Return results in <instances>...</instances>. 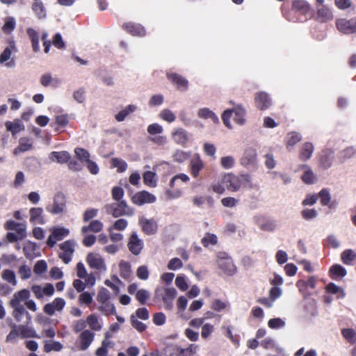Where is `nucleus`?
Here are the masks:
<instances>
[{"instance_id": "f257e3e1", "label": "nucleus", "mask_w": 356, "mask_h": 356, "mask_svg": "<svg viewBox=\"0 0 356 356\" xmlns=\"http://www.w3.org/2000/svg\"><path fill=\"white\" fill-rule=\"evenodd\" d=\"M31 292L26 289H23L15 292L9 301V305L13 308L12 315L17 322L22 321L26 317L28 323L32 321V317L26 307L31 312H35L38 307L35 302L31 299Z\"/></svg>"}, {"instance_id": "f03ea898", "label": "nucleus", "mask_w": 356, "mask_h": 356, "mask_svg": "<svg viewBox=\"0 0 356 356\" xmlns=\"http://www.w3.org/2000/svg\"><path fill=\"white\" fill-rule=\"evenodd\" d=\"M250 181V176L248 174L236 175L232 173H227L222 179V183L231 192L238 191L241 188L246 186Z\"/></svg>"}, {"instance_id": "7ed1b4c3", "label": "nucleus", "mask_w": 356, "mask_h": 356, "mask_svg": "<svg viewBox=\"0 0 356 356\" xmlns=\"http://www.w3.org/2000/svg\"><path fill=\"white\" fill-rule=\"evenodd\" d=\"M310 13V6L305 0H293L290 13L285 15L289 21L302 22L307 19Z\"/></svg>"}, {"instance_id": "20e7f679", "label": "nucleus", "mask_w": 356, "mask_h": 356, "mask_svg": "<svg viewBox=\"0 0 356 356\" xmlns=\"http://www.w3.org/2000/svg\"><path fill=\"white\" fill-rule=\"evenodd\" d=\"M104 208L108 214L112 215L114 218L123 216L130 217L134 214V209L129 206L125 200L107 204Z\"/></svg>"}, {"instance_id": "39448f33", "label": "nucleus", "mask_w": 356, "mask_h": 356, "mask_svg": "<svg viewBox=\"0 0 356 356\" xmlns=\"http://www.w3.org/2000/svg\"><path fill=\"white\" fill-rule=\"evenodd\" d=\"M232 114L234 115V120L236 124L239 125L245 124V110L241 106H237L233 109H227L223 112L222 115V120L225 127L230 129H232V125L230 121Z\"/></svg>"}, {"instance_id": "423d86ee", "label": "nucleus", "mask_w": 356, "mask_h": 356, "mask_svg": "<svg viewBox=\"0 0 356 356\" xmlns=\"http://www.w3.org/2000/svg\"><path fill=\"white\" fill-rule=\"evenodd\" d=\"M177 294V292L173 287H159L155 290V297L163 302L164 307L168 310L173 308V302Z\"/></svg>"}, {"instance_id": "0eeeda50", "label": "nucleus", "mask_w": 356, "mask_h": 356, "mask_svg": "<svg viewBox=\"0 0 356 356\" xmlns=\"http://www.w3.org/2000/svg\"><path fill=\"white\" fill-rule=\"evenodd\" d=\"M218 265L223 273L227 275H233L236 273V267L232 259L224 252L218 254Z\"/></svg>"}, {"instance_id": "6e6552de", "label": "nucleus", "mask_w": 356, "mask_h": 356, "mask_svg": "<svg viewBox=\"0 0 356 356\" xmlns=\"http://www.w3.org/2000/svg\"><path fill=\"white\" fill-rule=\"evenodd\" d=\"M86 261L90 268L96 270L101 273H106L107 270V266L104 259L99 253H88L86 257Z\"/></svg>"}, {"instance_id": "1a4fd4ad", "label": "nucleus", "mask_w": 356, "mask_h": 356, "mask_svg": "<svg viewBox=\"0 0 356 356\" xmlns=\"http://www.w3.org/2000/svg\"><path fill=\"white\" fill-rule=\"evenodd\" d=\"M17 51L15 42L11 40L9 45L4 49L0 54V64L8 68H13L15 66V60L12 54Z\"/></svg>"}, {"instance_id": "9d476101", "label": "nucleus", "mask_w": 356, "mask_h": 356, "mask_svg": "<svg viewBox=\"0 0 356 356\" xmlns=\"http://www.w3.org/2000/svg\"><path fill=\"white\" fill-rule=\"evenodd\" d=\"M190 180L189 177L184 173L178 174L175 176H174L170 181V186L172 189H169L167 191L166 194L170 199H175L179 197L181 194L182 191L180 189H173L175 188L177 185H178V183L179 181L186 183Z\"/></svg>"}, {"instance_id": "9b49d317", "label": "nucleus", "mask_w": 356, "mask_h": 356, "mask_svg": "<svg viewBox=\"0 0 356 356\" xmlns=\"http://www.w3.org/2000/svg\"><path fill=\"white\" fill-rule=\"evenodd\" d=\"M65 197L62 193H57L53 199V203L46 207V210L53 215L63 213L66 208Z\"/></svg>"}, {"instance_id": "f8f14e48", "label": "nucleus", "mask_w": 356, "mask_h": 356, "mask_svg": "<svg viewBox=\"0 0 356 356\" xmlns=\"http://www.w3.org/2000/svg\"><path fill=\"white\" fill-rule=\"evenodd\" d=\"M59 246L60 249L59 257L65 264H67L70 263L74 252L75 242L71 240H67L60 243Z\"/></svg>"}, {"instance_id": "ddd939ff", "label": "nucleus", "mask_w": 356, "mask_h": 356, "mask_svg": "<svg viewBox=\"0 0 356 356\" xmlns=\"http://www.w3.org/2000/svg\"><path fill=\"white\" fill-rule=\"evenodd\" d=\"M51 234L49 236L47 243L52 248L56 243V241H61L70 234V230L63 227H54L50 229Z\"/></svg>"}, {"instance_id": "4468645a", "label": "nucleus", "mask_w": 356, "mask_h": 356, "mask_svg": "<svg viewBox=\"0 0 356 356\" xmlns=\"http://www.w3.org/2000/svg\"><path fill=\"white\" fill-rule=\"evenodd\" d=\"M156 200V196L147 191H139L131 197L132 202L138 206H142L145 204H152Z\"/></svg>"}, {"instance_id": "2eb2a0df", "label": "nucleus", "mask_w": 356, "mask_h": 356, "mask_svg": "<svg viewBox=\"0 0 356 356\" xmlns=\"http://www.w3.org/2000/svg\"><path fill=\"white\" fill-rule=\"evenodd\" d=\"M317 283V277L316 276H310L307 280H300L296 282V286L300 293L304 296L307 297L311 293L309 289H314Z\"/></svg>"}, {"instance_id": "dca6fc26", "label": "nucleus", "mask_w": 356, "mask_h": 356, "mask_svg": "<svg viewBox=\"0 0 356 356\" xmlns=\"http://www.w3.org/2000/svg\"><path fill=\"white\" fill-rule=\"evenodd\" d=\"M241 163L246 168L254 166L257 163V152L256 148L253 147H247L244 150Z\"/></svg>"}, {"instance_id": "f3484780", "label": "nucleus", "mask_w": 356, "mask_h": 356, "mask_svg": "<svg viewBox=\"0 0 356 356\" xmlns=\"http://www.w3.org/2000/svg\"><path fill=\"white\" fill-rule=\"evenodd\" d=\"M138 224L142 231L147 235H153L157 231L158 225L153 218L149 219L144 216H140L138 218Z\"/></svg>"}, {"instance_id": "a211bd4d", "label": "nucleus", "mask_w": 356, "mask_h": 356, "mask_svg": "<svg viewBox=\"0 0 356 356\" xmlns=\"http://www.w3.org/2000/svg\"><path fill=\"white\" fill-rule=\"evenodd\" d=\"M337 26L340 32L345 34H352L356 33V17L349 20L341 19L337 21Z\"/></svg>"}, {"instance_id": "6ab92c4d", "label": "nucleus", "mask_w": 356, "mask_h": 356, "mask_svg": "<svg viewBox=\"0 0 356 356\" xmlns=\"http://www.w3.org/2000/svg\"><path fill=\"white\" fill-rule=\"evenodd\" d=\"M254 221L259 228L263 232H273L277 228L276 221L274 220L267 219L260 216L254 217Z\"/></svg>"}, {"instance_id": "aec40b11", "label": "nucleus", "mask_w": 356, "mask_h": 356, "mask_svg": "<svg viewBox=\"0 0 356 356\" xmlns=\"http://www.w3.org/2000/svg\"><path fill=\"white\" fill-rule=\"evenodd\" d=\"M143 241L140 239L136 232H132L127 243L129 251L134 255H138L143 248Z\"/></svg>"}, {"instance_id": "412c9836", "label": "nucleus", "mask_w": 356, "mask_h": 356, "mask_svg": "<svg viewBox=\"0 0 356 356\" xmlns=\"http://www.w3.org/2000/svg\"><path fill=\"white\" fill-rule=\"evenodd\" d=\"M65 300L62 298H56L51 302L44 307V312L49 316H53L56 312H61L65 306Z\"/></svg>"}, {"instance_id": "4be33fe9", "label": "nucleus", "mask_w": 356, "mask_h": 356, "mask_svg": "<svg viewBox=\"0 0 356 356\" xmlns=\"http://www.w3.org/2000/svg\"><path fill=\"white\" fill-rule=\"evenodd\" d=\"M76 275L80 279H84L88 286H92L95 284L96 279L92 273L88 274L85 265L79 262L76 267Z\"/></svg>"}, {"instance_id": "5701e85b", "label": "nucleus", "mask_w": 356, "mask_h": 356, "mask_svg": "<svg viewBox=\"0 0 356 356\" xmlns=\"http://www.w3.org/2000/svg\"><path fill=\"white\" fill-rule=\"evenodd\" d=\"M254 101L257 108L261 111L268 109L272 105V99L265 92H257Z\"/></svg>"}, {"instance_id": "b1692460", "label": "nucleus", "mask_w": 356, "mask_h": 356, "mask_svg": "<svg viewBox=\"0 0 356 356\" xmlns=\"http://www.w3.org/2000/svg\"><path fill=\"white\" fill-rule=\"evenodd\" d=\"M95 334L89 330H85L79 334V348L81 350H87L94 341Z\"/></svg>"}, {"instance_id": "393cba45", "label": "nucleus", "mask_w": 356, "mask_h": 356, "mask_svg": "<svg viewBox=\"0 0 356 356\" xmlns=\"http://www.w3.org/2000/svg\"><path fill=\"white\" fill-rule=\"evenodd\" d=\"M300 168L303 170V173L301 176V180L303 183L305 184L312 185L317 182L318 177L310 166L305 164L300 165Z\"/></svg>"}, {"instance_id": "a878e982", "label": "nucleus", "mask_w": 356, "mask_h": 356, "mask_svg": "<svg viewBox=\"0 0 356 356\" xmlns=\"http://www.w3.org/2000/svg\"><path fill=\"white\" fill-rule=\"evenodd\" d=\"M123 29L130 34L136 36H144L146 33L145 28L139 24L134 22L125 23L122 26Z\"/></svg>"}, {"instance_id": "bb28decb", "label": "nucleus", "mask_w": 356, "mask_h": 356, "mask_svg": "<svg viewBox=\"0 0 356 356\" xmlns=\"http://www.w3.org/2000/svg\"><path fill=\"white\" fill-rule=\"evenodd\" d=\"M204 163L199 154H195L190 162V170L192 176L195 178L197 177L200 172L204 168Z\"/></svg>"}, {"instance_id": "cd10ccee", "label": "nucleus", "mask_w": 356, "mask_h": 356, "mask_svg": "<svg viewBox=\"0 0 356 356\" xmlns=\"http://www.w3.org/2000/svg\"><path fill=\"white\" fill-rule=\"evenodd\" d=\"M30 222L34 225H44L45 221L43 216V209L40 207H33L29 210Z\"/></svg>"}, {"instance_id": "c85d7f7f", "label": "nucleus", "mask_w": 356, "mask_h": 356, "mask_svg": "<svg viewBox=\"0 0 356 356\" xmlns=\"http://www.w3.org/2000/svg\"><path fill=\"white\" fill-rule=\"evenodd\" d=\"M6 130L10 131L12 135L15 136L16 134L24 130V124L19 119H15L13 121H7L5 123Z\"/></svg>"}, {"instance_id": "c756f323", "label": "nucleus", "mask_w": 356, "mask_h": 356, "mask_svg": "<svg viewBox=\"0 0 356 356\" xmlns=\"http://www.w3.org/2000/svg\"><path fill=\"white\" fill-rule=\"evenodd\" d=\"M172 137L176 143L181 145H185L188 141V132L182 128L175 129L172 132Z\"/></svg>"}, {"instance_id": "7c9ffc66", "label": "nucleus", "mask_w": 356, "mask_h": 356, "mask_svg": "<svg viewBox=\"0 0 356 356\" xmlns=\"http://www.w3.org/2000/svg\"><path fill=\"white\" fill-rule=\"evenodd\" d=\"M41 85L44 87L52 86L56 88L61 83L60 79L53 77L50 73L43 74L40 79Z\"/></svg>"}, {"instance_id": "2f4dec72", "label": "nucleus", "mask_w": 356, "mask_h": 356, "mask_svg": "<svg viewBox=\"0 0 356 356\" xmlns=\"http://www.w3.org/2000/svg\"><path fill=\"white\" fill-rule=\"evenodd\" d=\"M33 148L32 139L27 137H22L19 140V145L14 151V154L17 155L21 152L29 151Z\"/></svg>"}, {"instance_id": "473e14b6", "label": "nucleus", "mask_w": 356, "mask_h": 356, "mask_svg": "<svg viewBox=\"0 0 356 356\" xmlns=\"http://www.w3.org/2000/svg\"><path fill=\"white\" fill-rule=\"evenodd\" d=\"M31 9L38 19H44L47 17V10L42 1H34Z\"/></svg>"}, {"instance_id": "72a5a7b5", "label": "nucleus", "mask_w": 356, "mask_h": 356, "mask_svg": "<svg viewBox=\"0 0 356 356\" xmlns=\"http://www.w3.org/2000/svg\"><path fill=\"white\" fill-rule=\"evenodd\" d=\"M49 158L51 161L65 163L70 161L71 156L67 151L52 152L50 153Z\"/></svg>"}, {"instance_id": "f704fd0d", "label": "nucleus", "mask_w": 356, "mask_h": 356, "mask_svg": "<svg viewBox=\"0 0 356 356\" xmlns=\"http://www.w3.org/2000/svg\"><path fill=\"white\" fill-rule=\"evenodd\" d=\"M167 76L170 81L177 85L178 89L186 90L188 88V81L182 76L174 73H168Z\"/></svg>"}, {"instance_id": "c9c22d12", "label": "nucleus", "mask_w": 356, "mask_h": 356, "mask_svg": "<svg viewBox=\"0 0 356 356\" xmlns=\"http://www.w3.org/2000/svg\"><path fill=\"white\" fill-rule=\"evenodd\" d=\"M167 76L170 81L177 85L178 89L186 90L188 88V81L182 76L174 73H168Z\"/></svg>"}, {"instance_id": "e433bc0d", "label": "nucleus", "mask_w": 356, "mask_h": 356, "mask_svg": "<svg viewBox=\"0 0 356 356\" xmlns=\"http://www.w3.org/2000/svg\"><path fill=\"white\" fill-rule=\"evenodd\" d=\"M27 325H19L18 326L20 337L22 338H40V337L36 333L34 328L31 326H29V324L26 322Z\"/></svg>"}, {"instance_id": "4c0bfd02", "label": "nucleus", "mask_w": 356, "mask_h": 356, "mask_svg": "<svg viewBox=\"0 0 356 356\" xmlns=\"http://www.w3.org/2000/svg\"><path fill=\"white\" fill-rule=\"evenodd\" d=\"M89 327L93 331H100L103 327V321L95 314H90L86 319Z\"/></svg>"}, {"instance_id": "58836bf2", "label": "nucleus", "mask_w": 356, "mask_h": 356, "mask_svg": "<svg viewBox=\"0 0 356 356\" xmlns=\"http://www.w3.org/2000/svg\"><path fill=\"white\" fill-rule=\"evenodd\" d=\"M346 274V268L339 264L332 266L329 270L330 277L333 280L341 279L345 277Z\"/></svg>"}, {"instance_id": "ea45409f", "label": "nucleus", "mask_w": 356, "mask_h": 356, "mask_svg": "<svg viewBox=\"0 0 356 356\" xmlns=\"http://www.w3.org/2000/svg\"><path fill=\"white\" fill-rule=\"evenodd\" d=\"M104 227L103 223L99 220H92L88 226H83L81 228V232L86 234L88 232H99Z\"/></svg>"}, {"instance_id": "a19ab883", "label": "nucleus", "mask_w": 356, "mask_h": 356, "mask_svg": "<svg viewBox=\"0 0 356 356\" xmlns=\"http://www.w3.org/2000/svg\"><path fill=\"white\" fill-rule=\"evenodd\" d=\"M26 33L31 41L33 50L35 52L39 51L40 47L39 44L38 33L33 28H28L26 30Z\"/></svg>"}, {"instance_id": "79ce46f5", "label": "nucleus", "mask_w": 356, "mask_h": 356, "mask_svg": "<svg viewBox=\"0 0 356 356\" xmlns=\"http://www.w3.org/2000/svg\"><path fill=\"white\" fill-rule=\"evenodd\" d=\"M341 259L344 264L353 266L356 261V252L352 249L346 250L341 253Z\"/></svg>"}, {"instance_id": "37998d69", "label": "nucleus", "mask_w": 356, "mask_h": 356, "mask_svg": "<svg viewBox=\"0 0 356 356\" xmlns=\"http://www.w3.org/2000/svg\"><path fill=\"white\" fill-rule=\"evenodd\" d=\"M333 161V152L327 150L324 152L320 158V166L324 170H327L332 166Z\"/></svg>"}, {"instance_id": "c03bdc74", "label": "nucleus", "mask_w": 356, "mask_h": 356, "mask_svg": "<svg viewBox=\"0 0 356 356\" xmlns=\"http://www.w3.org/2000/svg\"><path fill=\"white\" fill-rule=\"evenodd\" d=\"M197 115L200 118L210 119L212 122L217 124L219 122L218 116L209 108H202L197 111Z\"/></svg>"}, {"instance_id": "a18cd8bd", "label": "nucleus", "mask_w": 356, "mask_h": 356, "mask_svg": "<svg viewBox=\"0 0 356 356\" xmlns=\"http://www.w3.org/2000/svg\"><path fill=\"white\" fill-rule=\"evenodd\" d=\"M261 346L265 349H274L279 354L284 353V349L277 345L275 340L270 337L265 338L261 343Z\"/></svg>"}, {"instance_id": "49530a36", "label": "nucleus", "mask_w": 356, "mask_h": 356, "mask_svg": "<svg viewBox=\"0 0 356 356\" xmlns=\"http://www.w3.org/2000/svg\"><path fill=\"white\" fill-rule=\"evenodd\" d=\"M193 203L195 207H202L204 204H207L209 206L212 207L213 204V199L210 195L202 196L195 195L193 198Z\"/></svg>"}, {"instance_id": "de8ad7c7", "label": "nucleus", "mask_w": 356, "mask_h": 356, "mask_svg": "<svg viewBox=\"0 0 356 356\" xmlns=\"http://www.w3.org/2000/svg\"><path fill=\"white\" fill-rule=\"evenodd\" d=\"M120 276L125 279L129 280L132 277L131 265L128 261H121L119 264Z\"/></svg>"}, {"instance_id": "09e8293b", "label": "nucleus", "mask_w": 356, "mask_h": 356, "mask_svg": "<svg viewBox=\"0 0 356 356\" xmlns=\"http://www.w3.org/2000/svg\"><path fill=\"white\" fill-rule=\"evenodd\" d=\"M314 145L311 143H305L303 144L300 153V159L302 161L309 159L314 152Z\"/></svg>"}, {"instance_id": "8fccbe9b", "label": "nucleus", "mask_w": 356, "mask_h": 356, "mask_svg": "<svg viewBox=\"0 0 356 356\" xmlns=\"http://www.w3.org/2000/svg\"><path fill=\"white\" fill-rule=\"evenodd\" d=\"M136 106L134 104H129L126 106L124 109L119 111L115 116V120L118 122H122L125 120L127 116L134 113L136 110Z\"/></svg>"}, {"instance_id": "3c124183", "label": "nucleus", "mask_w": 356, "mask_h": 356, "mask_svg": "<svg viewBox=\"0 0 356 356\" xmlns=\"http://www.w3.org/2000/svg\"><path fill=\"white\" fill-rule=\"evenodd\" d=\"M143 181L145 185L151 188H155L157 185V178L155 172L146 171L143 175Z\"/></svg>"}, {"instance_id": "603ef678", "label": "nucleus", "mask_w": 356, "mask_h": 356, "mask_svg": "<svg viewBox=\"0 0 356 356\" xmlns=\"http://www.w3.org/2000/svg\"><path fill=\"white\" fill-rule=\"evenodd\" d=\"M318 195V199L320 198L321 204L323 206H328L330 208H333V204H330L331 195L328 189L323 188Z\"/></svg>"}, {"instance_id": "864d4df0", "label": "nucleus", "mask_w": 356, "mask_h": 356, "mask_svg": "<svg viewBox=\"0 0 356 356\" xmlns=\"http://www.w3.org/2000/svg\"><path fill=\"white\" fill-rule=\"evenodd\" d=\"M301 140V136L297 132H291L287 135L286 148L291 151L295 145Z\"/></svg>"}, {"instance_id": "5fc2aeb1", "label": "nucleus", "mask_w": 356, "mask_h": 356, "mask_svg": "<svg viewBox=\"0 0 356 356\" xmlns=\"http://www.w3.org/2000/svg\"><path fill=\"white\" fill-rule=\"evenodd\" d=\"M1 277L3 280L10 284L13 286H16L17 284V280L14 271L6 269L2 271Z\"/></svg>"}, {"instance_id": "6e6d98bb", "label": "nucleus", "mask_w": 356, "mask_h": 356, "mask_svg": "<svg viewBox=\"0 0 356 356\" xmlns=\"http://www.w3.org/2000/svg\"><path fill=\"white\" fill-rule=\"evenodd\" d=\"M74 154L76 158L81 163H87L90 160V154L86 149L81 147H76L74 149Z\"/></svg>"}, {"instance_id": "4d7b16f0", "label": "nucleus", "mask_w": 356, "mask_h": 356, "mask_svg": "<svg viewBox=\"0 0 356 356\" xmlns=\"http://www.w3.org/2000/svg\"><path fill=\"white\" fill-rule=\"evenodd\" d=\"M63 345L56 341H45L44 345V350L46 353H49L51 351H60L63 349Z\"/></svg>"}, {"instance_id": "13d9d810", "label": "nucleus", "mask_w": 356, "mask_h": 356, "mask_svg": "<svg viewBox=\"0 0 356 356\" xmlns=\"http://www.w3.org/2000/svg\"><path fill=\"white\" fill-rule=\"evenodd\" d=\"M99 310L105 316L116 314L115 307L114 305L110 302L109 301L104 303H100Z\"/></svg>"}, {"instance_id": "bf43d9fd", "label": "nucleus", "mask_w": 356, "mask_h": 356, "mask_svg": "<svg viewBox=\"0 0 356 356\" xmlns=\"http://www.w3.org/2000/svg\"><path fill=\"white\" fill-rule=\"evenodd\" d=\"M317 17L322 22H327L333 18L331 10L325 6H323L318 10Z\"/></svg>"}, {"instance_id": "052dcab7", "label": "nucleus", "mask_w": 356, "mask_h": 356, "mask_svg": "<svg viewBox=\"0 0 356 356\" xmlns=\"http://www.w3.org/2000/svg\"><path fill=\"white\" fill-rule=\"evenodd\" d=\"M199 349L198 345L191 343L186 348H179V356H193Z\"/></svg>"}, {"instance_id": "680f3d73", "label": "nucleus", "mask_w": 356, "mask_h": 356, "mask_svg": "<svg viewBox=\"0 0 356 356\" xmlns=\"http://www.w3.org/2000/svg\"><path fill=\"white\" fill-rule=\"evenodd\" d=\"M15 26L16 22L14 17H6L2 27V31L6 34H10L15 29Z\"/></svg>"}, {"instance_id": "e2e57ef3", "label": "nucleus", "mask_w": 356, "mask_h": 356, "mask_svg": "<svg viewBox=\"0 0 356 356\" xmlns=\"http://www.w3.org/2000/svg\"><path fill=\"white\" fill-rule=\"evenodd\" d=\"M111 162L112 167L117 168L118 172H123L127 169V163L122 159L113 158Z\"/></svg>"}, {"instance_id": "0e129e2a", "label": "nucleus", "mask_w": 356, "mask_h": 356, "mask_svg": "<svg viewBox=\"0 0 356 356\" xmlns=\"http://www.w3.org/2000/svg\"><path fill=\"white\" fill-rule=\"evenodd\" d=\"M218 243V237L216 234L207 233L202 239V243L204 247L215 245Z\"/></svg>"}, {"instance_id": "69168bd1", "label": "nucleus", "mask_w": 356, "mask_h": 356, "mask_svg": "<svg viewBox=\"0 0 356 356\" xmlns=\"http://www.w3.org/2000/svg\"><path fill=\"white\" fill-rule=\"evenodd\" d=\"M176 286L181 291H186L188 289V284L184 275H178L175 279Z\"/></svg>"}, {"instance_id": "338daca9", "label": "nucleus", "mask_w": 356, "mask_h": 356, "mask_svg": "<svg viewBox=\"0 0 356 356\" xmlns=\"http://www.w3.org/2000/svg\"><path fill=\"white\" fill-rule=\"evenodd\" d=\"M37 248V245L35 243L31 241H26L23 248V250L25 256L27 258H32L35 256V250Z\"/></svg>"}, {"instance_id": "774afa93", "label": "nucleus", "mask_w": 356, "mask_h": 356, "mask_svg": "<svg viewBox=\"0 0 356 356\" xmlns=\"http://www.w3.org/2000/svg\"><path fill=\"white\" fill-rule=\"evenodd\" d=\"M286 325L285 321L281 318H273L268 321V326L270 329L277 330L284 327Z\"/></svg>"}]
</instances>
